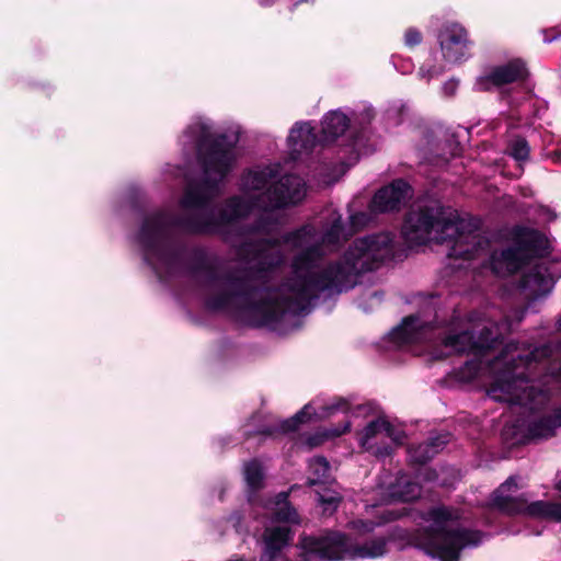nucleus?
Wrapping results in <instances>:
<instances>
[{
  "label": "nucleus",
  "mask_w": 561,
  "mask_h": 561,
  "mask_svg": "<svg viewBox=\"0 0 561 561\" xmlns=\"http://www.w3.org/2000/svg\"><path fill=\"white\" fill-rule=\"evenodd\" d=\"M238 133H219L205 121L190 125L181 137L195 152L203 174L188 181L180 201L181 213L156 211V274L159 278L188 274L206 309L232 313L253 325L296 328L321 295L353 288L358 276L390 260L394 236L378 232L356 239L334 262L322 260L325 248L336 247L369 216H342L328 210L323 231L311 225L276 238L280 209L306 196L298 175L279 178L278 164L249 170L240 196L229 198L216 213L209 202L237 159Z\"/></svg>",
  "instance_id": "1"
},
{
  "label": "nucleus",
  "mask_w": 561,
  "mask_h": 561,
  "mask_svg": "<svg viewBox=\"0 0 561 561\" xmlns=\"http://www.w3.org/2000/svg\"><path fill=\"white\" fill-rule=\"evenodd\" d=\"M525 313V310H515L513 318L506 316L501 323L488 322L473 331H449L442 339L445 352L437 356L471 353L481 357L479 362L466 363L469 378L476 377L485 363L492 376L488 387L491 399L537 411L548 404L552 387L561 385V347L512 341L492 359L486 358V353L500 344V336L512 330L513 321L522 322ZM516 426L523 434L515 438L517 443L547 439L561 426V408L551 416L529 421L525 431L524 424Z\"/></svg>",
  "instance_id": "2"
},
{
  "label": "nucleus",
  "mask_w": 561,
  "mask_h": 561,
  "mask_svg": "<svg viewBox=\"0 0 561 561\" xmlns=\"http://www.w3.org/2000/svg\"><path fill=\"white\" fill-rule=\"evenodd\" d=\"M402 234L410 244L450 242L449 257L473 260L489 254V241L479 233L478 225L459 218L435 201H420L412 206Z\"/></svg>",
  "instance_id": "3"
},
{
  "label": "nucleus",
  "mask_w": 561,
  "mask_h": 561,
  "mask_svg": "<svg viewBox=\"0 0 561 561\" xmlns=\"http://www.w3.org/2000/svg\"><path fill=\"white\" fill-rule=\"evenodd\" d=\"M423 518L426 526L420 538V546L440 561H458L462 549L476 547L482 541L480 531L460 526V515L456 508L433 507Z\"/></svg>",
  "instance_id": "4"
},
{
  "label": "nucleus",
  "mask_w": 561,
  "mask_h": 561,
  "mask_svg": "<svg viewBox=\"0 0 561 561\" xmlns=\"http://www.w3.org/2000/svg\"><path fill=\"white\" fill-rule=\"evenodd\" d=\"M301 549L306 561L378 558L387 552V541L378 537L364 545H356L350 537L332 531L318 538H302Z\"/></svg>",
  "instance_id": "5"
},
{
  "label": "nucleus",
  "mask_w": 561,
  "mask_h": 561,
  "mask_svg": "<svg viewBox=\"0 0 561 561\" xmlns=\"http://www.w3.org/2000/svg\"><path fill=\"white\" fill-rule=\"evenodd\" d=\"M404 439V432L390 424L385 417L371 420L358 434L360 446L378 457H385L391 453L388 440L400 445Z\"/></svg>",
  "instance_id": "6"
},
{
  "label": "nucleus",
  "mask_w": 561,
  "mask_h": 561,
  "mask_svg": "<svg viewBox=\"0 0 561 561\" xmlns=\"http://www.w3.org/2000/svg\"><path fill=\"white\" fill-rule=\"evenodd\" d=\"M433 308L417 314L405 317L401 324L389 333V340L396 346L421 342L430 339L432 331Z\"/></svg>",
  "instance_id": "7"
},
{
  "label": "nucleus",
  "mask_w": 561,
  "mask_h": 561,
  "mask_svg": "<svg viewBox=\"0 0 561 561\" xmlns=\"http://www.w3.org/2000/svg\"><path fill=\"white\" fill-rule=\"evenodd\" d=\"M439 46L444 59L456 64L469 56L470 41L463 26L457 23L448 24L438 35Z\"/></svg>",
  "instance_id": "8"
},
{
  "label": "nucleus",
  "mask_w": 561,
  "mask_h": 561,
  "mask_svg": "<svg viewBox=\"0 0 561 561\" xmlns=\"http://www.w3.org/2000/svg\"><path fill=\"white\" fill-rule=\"evenodd\" d=\"M411 197V187L402 180H397L390 185L379 190L371 203L370 211L374 214L399 210Z\"/></svg>",
  "instance_id": "9"
},
{
  "label": "nucleus",
  "mask_w": 561,
  "mask_h": 561,
  "mask_svg": "<svg viewBox=\"0 0 561 561\" xmlns=\"http://www.w3.org/2000/svg\"><path fill=\"white\" fill-rule=\"evenodd\" d=\"M527 259V249L517 243L501 251H493L489 257L493 273L507 276L518 271Z\"/></svg>",
  "instance_id": "10"
},
{
  "label": "nucleus",
  "mask_w": 561,
  "mask_h": 561,
  "mask_svg": "<svg viewBox=\"0 0 561 561\" xmlns=\"http://www.w3.org/2000/svg\"><path fill=\"white\" fill-rule=\"evenodd\" d=\"M527 77V69L522 60H512L506 65L494 68L489 76L479 82L481 89H489L488 83L501 87L516 81H523Z\"/></svg>",
  "instance_id": "11"
},
{
  "label": "nucleus",
  "mask_w": 561,
  "mask_h": 561,
  "mask_svg": "<svg viewBox=\"0 0 561 561\" xmlns=\"http://www.w3.org/2000/svg\"><path fill=\"white\" fill-rule=\"evenodd\" d=\"M290 531L288 527L277 526L266 528L264 533V550L261 561H288L283 558L282 549L289 542Z\"/></svg>",
  "instance_id": "12"
},
{
  "label": "nucleus",
  "mask_w": 561,
  "mask_h": 561,
  "mask_svg": "<svg viewBox=\"0 0 561 561\" xmlns=\"http://www.w3.org/2000/svg\"><path fill=\"white\" fill-rule=\"evenodd\" d=\"M317 137L313 133V127L309 123H296L289 131L287 145L294 158L296 156L307 152L316 145Z\"/></svg>",
  "instance_id": "13"
},
{
  "label": "nucleus",
  "mask_w": 561,
  "mask_h": 561,
  "mask_svg": "<svg viewBox=\"0 0 561 561\" xmlns=\"http://www.w3.org/2000/svg\"><path fill=\"white\" fill-rule=\"evenodd\" d=\"M448 440V434H439L435 437H430L427 442L410 447L408 450L409 458L412 462L425 463L439 453Z\"/></svg>",
  "instance_id": "14"
},
{
  "label": "nucleus",
  "mask_w": 561,
  "mask_h": 561,
  "mask_svg": "<svg viewBox=\"0 0 561 561\" xmlns=\"http://www.w3.org/2000/svg\"><path fill=\"white\" fill-rule=\"evenodd\" d=\"M322 134L325 141L343 135L350 126V118L341 111L329 112L322 119Z\"/></svg>",
  "instance_id": "15"
},
{
  "label": "nucleus",
  "mask_w": 561,
  "mask_h": 561,
  "mask_svg": "<svg viewBox=\"0 0 561 561\" xmlns=\"http://www.w3.org/2000/svg\"><path fill=\"white\" fill-rule=\"evenodd\" d=\"M389 495L394 501L409 502L420 497L421 488L408 477L401 476L396 483L391 484Z\"/></svg>",
  "instance_id": "16"
},
{
  "label": "nucleus",
  "mask_w": 561,
  "mask_h": 561,
  "mask_svg": "<svg viewBox=\"0 0 561 561\" xmlns=\"http://www.w3.org/2000/svg\"><path fill=\"white\" fill-rule=\"evenodd\" d=\"M371 411V407L369 404H358L356 407H351L350 402L343 398L334 399L330 404L323 408V412L320 414L321 417H329L334 415L337 412H343L346 414H351V416L357 417L360 415H366Z\"/></svg>",
  "instance_id": "17"
},
{
  "label": "nucleus",
  "mask_w": 561,
  "mask_h": 561,
  "mask_svg": "<svg viewBox=\"0 0 561 561\" xmlns=\"http://www.w3.org/2000/svg\"><path fill=\"white\" fill-rule=\"evenodd\" d=\"M288 493L280 492L276 495L274 502H271V510L274 512V516L276 520L286 522V523H298V514L290 506L287 501Z\"/></svg>",
  "instance_id": "18"
},
{
  "label": "nucleus",
  "mask_w": 561,
  "mask_h": 561,
  "mask_svg": "<svg viewBox=\"0 0 561 561\" xmlns=\"http://www.w3.org/2000/svg\"><path fill=\"white\" fill-rule=\"evenodd\" d=\"M309 484L324 483L330 478V465L324 457H314L309 462Z\"/></svg>",
  "instance_id": "19"
},
{
  "label": "nucleus",
  "mask_w": 561,
  "mask_h": 561,
  "mask_svg": "<svg viewBox=\"0 0 561 561\" xmlns=\"http://www.w3.org/2000/svg\"><path fill=\"white\" fill-rule=\"evenodd\" d=\"M243 473L247 485L252 491H256L263 486L264 470L259 460L253 459L247 462L244 465Z\"/></svg>",
  "instance_id": "20"
},
{
  "label": "nucleus",
  "mask_w": 561,
  "mask_h": 561,
  "mask_svg": "<svg viewBox=\"0 0 561 561\" xmlns=\"http://www.w3.org/2000/svg\"><path fill=\"white\" fill-rule=\"evenodd\" d=\"M350 428H351V421L347 420V421H345L343 423V427L342 428L333 427V428H330V430H327L324 432L317 433V434L310 436L307 439V445L309 447H311V448L312 447H317V446L321 445L327 438L341 436L345 432L350 431Z\"/></svg>",
  "instance_id": "21"
},
{
  "label": "nucleus",
  "mask_w": 561,
  "mask_h": 561,
  "mask_svg": "<svg viewBox=\"0 0 561 561\" xmlns=\"http://www.w3.org/2000/svg\"><path fill=\"white\" fill-rule=\"evenodd\" d=\"M382 515L385 516V518H383V520H381L379 523H375L371 520L358 519V520L352 522V527L360 534H367V533H371L376 526H378L382 523L389 522V520L397 519L399 517V515L392 511H385L382 513Z\"/></svg>",
  "instance_id": "22"
},
{
  "label": "nucleus",
  "mask_w": 561,
  "mask_h": 561,
  "mask_svg": "<svg viewBox=\"0 0 561 561\" xmlns=\"http://www.w3.org/2000/svg\"><path fill=\"white\" fill-rule=\"evenodd\" d=\"M311 407L306 405L301 411L295 414L291 419L284 421L280 425L283 432H290L298 428L299 424L304 423L311 416Z\"/></svg>",
  "instance_id": "23"
},
{
  "label": "nucleus",
  "mask_w": 561,
  "mask_h": 561,
  "mask_svg": "<svg viewBox=\"0 0 561 561\" xmlns=\"http://www.w3.org/2000/svg\"><path fill=\"white\" fill-rule=\"evenodd\" d=\"M510 154L517 161H526L529 156V147L525 139L516 138L514 139L510 147Z\"/></svg>",
  "instance_id": "24"
},
{
  "label": "nucleus",
  "mask_w": 561,
  "mask_h": 561,
  "mask_svg": "<svg viewBox=\"0 0 561 561\" xmlns=\"http://www.w3.org/2000/svg\"><path fill=\"white\" fill-rule=\"evenodd\" d=\"M318 500L323 506V511L332 514L336 510L341 497L336 493L328 492L325 494H319Z\"/></svg>",
  "instance_id": "25"
},
{
  "label": "nucleus",
  "mask_w": 561,
  "mask_h": 561,
  "mask_svg": "<svg viewBox=\"0 0 561 561\" xmlns=\"http://www.w3.org/2000/svg\"><path fill=\"white\" fill-rule=\"evenodd\" d=\"M444 71H445L444 65H442V64L434 65V64H431L430 61H427L420 68L419 76L422 79H426L428 81L432 78L442 75Z\"/></svg>",
  "instance_id": "26"
},
{
  "label": "nucleus",
  "mask_w": 561,
  "mask_h": 561,
  "mask_svg": "<svg viewBox=\"0 0 561 561\" xmlns=\"http://www.w3.org/2000/svg\"><path fill=\"white\" fill-rule=\"evenodd\" d=\"M422 42L421 33L415 28H409L404 35V43L408 47H414Z\"/></svg>",
  "instance_id": "27"
},
{
  "label": "nucleus",
  "mask_w": 561,
  "mask_h": 561,
  "mask_svg": "<svg viewBox=\"0 0 561 561\" xmlns=\"http://www.w3.org/2000/svg\"><path fill=\"white\" fill-rule=\"evenodd\" d=\"M457 81L450 80L444 84L443 90L447 95H453L457 89Z\"/></svg>",
  "instance_id": "28"
},
{
  "label": "nucleus",
  "mask_w": 561,
  "mask_h": 561,
  "mask_svg": "<svg viewBox=\"0 0 561 561\" xmlns=\"http://www.w3.org/2000/svg\"><path fill=\"white\" fill-rule=\"evenodd\" d=\"M363 115V122L369 123L373 118V111L370 108L365 110Z\"/></svg>",
  "instance_id": "29"
},
{
  "label": "nucleus",
  "mask_w": 561,
  "mask_h": 561,
  "mask_svg": "<svg viewBox=\"0 0 561 561\" xmlns=\"http://www.w3.org/2000/svg\"><path fill=\"white\" fill-rule=\"evenodd\" d=\"M556 38H558V36H553L551 38H548V37H545L543 42L545 43H551L552 41H554Z\"/></svg>",
  "instance_id": "30"
},
{
  "label": "nucleus",
  "mask_w": 561,
  "mask_h": 561,
  "mask_svg": "<svg viewBox=\"0 0 561 561\" xmlns=\"http://www.w3.org/2000/svg\"><path fill=\"white\" fill-rule=\"evenodd\" d=\"M273 0H260L262 5H268Z\"/></svg>",
  "instance_id": "31"
},
{
  "label": "nucleus",
  "mask_w": 561,
  "mask_h": 561,
  "mask_svg": "<svg viewBox=\"0 0 561 561\" xmlns=\"http://www.w3.org/2000/svg\"><path fill=\"white\" fill-rule=\"evenodd\" d=\"M557 329L561 332V318L557 321Z\"/></svg>",
  "instance_id": "32"
}]
</instances>
